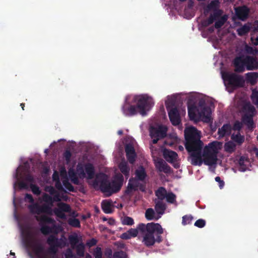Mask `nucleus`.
Returning a JSON list of instances; mask_svg holds the SVG:
<instances>
[{
  "label": "nucleus",
  "instance_id": "nucleus-11",
  "mask_svg": "<svg viewBox=\"0 0 258 258\" xmlns=\"http://www.w3.org/2000/svg\"><path fill=\"white\" fill-rule=\"evenodd\" d=\"M135 177L129 180L127 189L125 195L131 197L136 190L140 189L145 191V179L147 177V173L143 166L139 167L135 171Z\"/></svg>",
  "mask_w": 258,
  "mask_h": 258
},
{
  "label": "nucleus",
  "instance_id": "nucleus-43",
  "mask_svg": "<svg viewBox=\"0 0 258 258\" xmlns=\"http://www.w3.org/2000/svg\"><path fill=\"white\" fill-rule=\"evenodd\" d=\"M72 154L69 150H66L63 153V158H64L67 164L70 162Z\"/></svg>",
  "mask_w": 258,
  "mask_h": 258
},
{
  "label": "nucleus",
  "instance_id": "nucleus-21",
  "mask_svg": "<svg viewBox=\"0 0 258 258\" xmlns=\"http://www.w3.org/2000/svg\"><path fill=\"white\" fill-rule=\"evenodd\" d=\"M118 167L121 173L124 175L126 178H128L130 176V167L127 162L124 159L122 160L118 164Z\"/></svg>",
  "mask_w": 258,
  "mask_h": 258
},
{
  "label": "nucleus",
  "instance_id": "nucleus-40",
  "mask_svg": "<svg viewBox=\"0 0 258 258\" xmlns=\"http://www.w3.org/2000/svg\"><path fill=\"white\" fill-rule=\"evenodd\" d=\"M77 254L79 256H83L84 253V246L83 244H79L76 247Z\"/></svg>",
  "mask_w": 258,
  "mask_h": 258
},
{
  "label": "nucleus",
  "instance_id": "nucleus-48",
  "mask_svg": "<svg viewBox=\"0 0 258 258\" xmlns=\"http://www.w3.org/2000/svg\"><path fill=\"white\" fill-rule=\"evenodd\" d=\"M120 238L123 239H128L131 238L130 234L127 231L126 232L122 233L120 235Z\"/></svg>",
  "mask_w": 258,
  "mask_h": 258
},
{
  "label": "nucleus",
  "instance_id": "nucleus-44",
  "mask_svg": "<svg viewBox=\"0 0 258 258\" xmlns=\"http://www.w3.org/2000/svg\"><path fill=\"white\" fill-rule=\"evenodd\" d=\"M206 222L203 219H199L195 223V226L199 228H203L205 226Z\"/></svg>",
  "mask_w": 258,
  "mask_h": 258
},
{
  "label": "nucleus",
  "instance_id": "nucleus-42",
  "mask_svg": "<svg viewBox=\"0 0 258 258\" xmlns=\"http://www.w3.org/2000/svg\"><path fill=\"white\" fill-rule=\"evenodd\" d=\"M113 256L114 258H127L126 253L122 251L115 252L113 254Z\"/></svg>",
  "mask_w": 258,
  "mask_h": 258
},
{
  "label": "nucleus",
  "instance_id": "nucleus-34",
  "mask_svg": "<svg viewBox=\"0 0 258 258\" xmlns=\"http://www.w3.org/2000/svg\"><path fill=\"white\" fill-rule=\"evenodd\" d=\"M69 239L71 245V247L73 248H74L78 242V238L77 235L73 234L70 235L69 237Z\"/></svg>",
  "mask_w": 258,
  "mask_h": 258
},
{
  "label": "nucleus",
  "instance_id": "nucleus-45",
  "mask_svg": "<svg viewBox=\"0 0 258 258\" xmlns=\"http://www.w3.org/2000/svg\"><path fill=\"white\" fill-rule=\"evenodd\" d=\"M94 255L95 258H102V253L101 248H96L94 251Z\"/></svg>",
  "mask_w": 258,
  "mask_h": 258
},
{
  "label": "nucleus",
  "instance_id": "nucleus-32",
  "mask_svg": "<svg viewBox=\"0 0 258 258\" xmlns=\"http://www.w3.org/2000/svg\"><path fill=\"white\" fill-rule=\"evenodd\" d=\"M236 148L235 144L232 141H228L224 145V150L226 152L231 153L233 152Z\"/></svg>",
  "mask_w": 258,
  "mask_h": 258
},
{
  "label": "nucleus",
  "instance_id": "nucleus-61",
  "mask_svg": "<svg viewBox=\"0 0 258 258\" xmlns=\"http://www.w3.org/2000/svg\"><path fill=\"white\" fill-rule=\"evenodd\" d=\"M119 150H120V151H122V147H121L119 148Z\"/></svg>",
  "mask_w": 258,
  "mask_h": 258
},
{
  "label": "nucleus",
  "instance_id": "nucleus-31",
  "mask_svg": "<svg viewBox=\"0 0 258 258\" xmlns=\"http://www.w3.org/2000/svg\"><path fill=\"white\" fill-rule=\"evenodd\" d=\"M251 28L250 24H246L237 29V32L239 36L244 35L248 33Z\"/></svg>",
  "mask_w": 258,
  "mask_h": 258
},
{
  "label": "nucleus",
  "instance_id": "nucleus-63",
  "mask_svg": "<svg viewBox=\"0 0 258 258\" xmlns=\"http://www.w3.org/2000/svg\"><path fill=\"white\" fill-rule=\"evenodd\" d=\"M61 140H58L57 142H59L60 141H61Z\"/></svg>",
  "mask_w": 258,
  "mask_h": 258
},
{
  "label": "nucleus",
  "instance_id": "nucleus-6",
  "mask_svg": "<svg viewBox=\"0 0 258 258\" xmlns=\"http://www.w3.org/2000/svg\"><path fill=\"white\" fill-rule=\"evenodd\" d=\"M227 20V16H221L219 11L214 12L210 17L202 22V26L205 28L203 35L204 37L209 36V40L213 43L215 48L218 49L219 44L224 42V38L231 35L233 38L235 37L234 34L228 33L225 35H220V28Z\"/></svg>",
  "mask_w": 258,
  "mask_h": 258
},
{
  "label": "nucleus",
  "instance_id": "nucleus-51",
  "mask_svg": "<svg viewBox=\"0 0 258 258\" xmlns=\"http://www.w3.org/2000/svg\"><path fill=\"white\" fill-rule=\"evenodd\" d=\"M13 204H14L15 208L16 209V199H15V196H14V198H13Z\"/></svg>",
  "mask_w": 258,
  "mask_h": 258
},
{
  "label": "nucleus",
  "instance_id": "nucleus-55",
  "mask_svg": "<svg viewBox=\"0 0 258 258\" xmlns=\"http://www.w3.org/2000/svg\"><path fill=\"white\" fill-rule=\"evenodd\" d=\"M55 143H56V142H55V141H54V142H53V143H52L50 145L49 147H50V148H51V147H52V146H53L54 144H55Z\"/></svg>",
  "mask_w": 258,
  "mask_h": 258
},
{
  "label": "nucleus",
  "instance_id": "nucleus-12",
  "mask_svg": "<svg viewBox=\"0 0 258 258\" xmlns=\"http://www.w3.org/2000/svg\"><path fill=\"white\" fill-rule=\"evenodd\" d=\"M221 73L224 85L229 92H231L235 87L239 86L240 78L235 74L222 71Z\"/></svg>",
  "mask_w": 258,
  "mask_h": 258
},
{
  "label": "nucleus",
  "instance_id": "nucleus-28",
  "mask_svg": "<svg viewBox=\"0 0 258 258\" xmlns=\"http://www.w3.org/2000/svg\"><path fill=\"white\" fill-rule=\"evenodd\" d=\"M239 170L241 172H244L248 169L249 161L244 157H240L239 160Z\"/></svg>",
  "mask_w": 258,
  "mask_h": 258
},
{
  "label": "nucleus",
  "instance_id": "nucleus-8",
  "mask_svg": "<svg viewBox=\"0 0 258 258\" xmlns=\"http://www.w3.org/2000/svg\"><path fill=\"white\" fill-rule=\"evenodd\" d=\"M236 51L238 56L233 61L236 72H243L246 69L247 70H255L258 69V59L256 57L244 55L243 53L255 55L258 50L255 48L249 46L246 42H243L237 47Z\"/></svg>",
  "mask_w": 258,
  "mask_h": 258
},
{
  "label": "nucleus",
  "instance_id": "nucleus-56",
  "mask_svg": "<svg viewBox=\"0 0 258 258\" xmlns=\"http://www.w3.org/2000/svg\"><path fill=\"white\" fill-rule=\"evenodd\" d=\"M44 153L46 154H47L48 153V149H46L45 150H44Z\"/></svg>",
  "mask_w": 258,
  "mask_h": 258
},
{
  "label": "nucleus",
  "instance_id": "nucleus-39",
  "mask_svg": "<svg viewBox=\"0 0 258 258\" xmlns=\"http://www.w3.org/2000/svg\"><path fill=\"white\" fill-rule=\"evenodd\" d=\"M75 255L72 249H67L63 253L62 258H74Z\"/></svg>",
  "mask_w": 258,
  "mask_h": 258
},
{
  "label": "nucleus",
  "instance_id": "nucleus-7",
  "mask_svg": "<svg viewBox=\"0 0 258 258\" xmlns=\"http://www.w3.org/2000/svg\"><path fill=\"white\" fill-rule=\"evenodd\" d=\"M154 104L153 98L147 94L130 95L126 96L121 110L126 116H133L138 113L144 116L151 110Z\"/></svg>",
  "mask_w": 258,
  "mask_h": 258
},
{
  "label": "nucleus",
  "instance_id": "nucleus-54",
  "mask_svg": "<svg viewBox=\"0 0 258 258\" xmlns=\"http://www.w3.org/2000/svg\"><path fill=\"white\" fill-rule=\"evenodd\" d=\"M95 244H96V240L95 239H92L91 245H94Z\"/></svg>",
  "mask_w": 258,
  "mask_h": 258
},
{
  "label": "nucleus",
  "instance_id": "nucleus-59",
  "mask_svg": "<svg viewBox=\"0 0 258 258\" xmlns=\"http://www.w3.org/2000/svg\"><path fill=\"white\" fill-rule=\"evenodd\" d=\"M114 223V221L113 220H110V224H113Z\"/></svg>",
  "mask_w": 258,
  "mask_h": 258
},
{
  "label": "nucleus",
  "instance_id": "nucleus-38",
  "mask_svg": "<svg viewBox=\"0 0 258 258\" xmlns=\"http://www.w3.org/2000/svg\"><path fill=\"white\" fill-rule=\"evenodd\" d=\"M128 232L130 237H135L137 236L138 233H141V230L139 229V226L137 227V229H131L127 231Z\"/></svg>",
  "mask_w": 258,
  "mask_h": 258
},
{
  "label": "nucleus",
  "instance_id": "nucleus-18",
  "mask_svg": "<svg viewBox=\"0 0 258 258\" xmlns=\"http://www.w3.org/2000/svg\"><path fill=\"white\" fill-rule=\"evenodd\" d=\"M135 144V140L131 139L130 143L127 144L125 146L126 156L129 162L131 164L135 162L136 158V154L134 149Z\"/></svg>",
  "mask_w": 258,
  "mask_h": 258
},
{
  "label": "nucleus",
  "instance_id": "nucleus-53",
  "mask_svg": "<svg viewBox=\"0 0 258 258\" xmlns=\"http://www.w3.org/2000/svg\"><path fill=\"white\" fill-rule=\"evenodd\" d=\"M255 29L258 31V22L255 24Z\"/></svg>",
  "mask_w": 258,
  "mask_h": 258
},
{
  "label": "nucleus",
  "instance_id": "nucleus-64",
  "mask_svg": "<svg viewBox=\"0 0 258 258\" xmlns=\"http://www.w3.org/2000/svg\"><path fill=\"white\" fill-rule=\"evenodd\" d=\"M257 140H258V136H257Z\"/></svg>",
  "mask_w": 258,
  "mask_h": 258
},
{
  "label": "nucleus",
  "instance_id": "nucleus-1",
  "mask_svg": "<svg viewBox=\"0 0 258 258\" xmlns=\"http://www.w3.org/2000/svg\"><path fill=\"white\" fill-rule=\"evenodd\" d=\"M52 178L55 182V185L58 191L51 186H46L45 187V190L50 196L44 193L36 202H34L32 195L30 194H26L24 198V201L29 204L28 208L30 212L35 215L41 227V232L44 234H47L52 232V227L55 225V221L48 217V215H51L53 212L57 217L62 219H66L65 213H69L74 218L78 216V214L76 212L71 211V208L68 205L63 203H58L57 207L53 210L52 209L54 202L68 200V197L65 194L60 193L62 190V187L57 171H54Z\"/></svg>",
  "mask_w": 258,
  "mask_h": 258
},
{
  "label": "nucleus",
  "instance_id": "nucleus-15",
  "mask_svg": "<svg viewBox=\"0 0 258 258\" xmlns=\"http://www.w3.org/2000/svg\"><path fill=\"white\" fill-rule=\"evenodd\" d=\"M167 131V127L165 126L161 125L151 127L150 133V136L153 140V143H157L159 139L165 137Z\"/></svg>",
  "mask_w": 258,
  "mask_h": 258
},
{
  "label": "nucleus",
  "instance_id": "nucleus-20",
  "mask_svg": "<svg viewBox=\"0 0 258 258\" xmlns=\"http://www.w3.org/2000/svg\"><path fill=\"white\" fill-rule=\"evenodd\" d=\"M235 13L238 18L243 21L248 17L249 9L245 6L237 7L235 9Z\"/></svg>",
  "mask_w": 258,
  "mask_h": 258
},
{
  "label": "nucleus",
  "instance_id": "nucleus-46",
  "mask_svg": "<svg viewBox=\"0 0 258 258\" xmlns=\"http://www.w3.org/2000/svg\"><path fill=\"white\" fill-rule=\"evenodd\" d=\"M215 181L218 183L220 188L222 189L223 188L224 186V182L223 181V180L221 179L220 177H216Z\"/></svg>",
  "mask_w": 258,
  "mask_h": 258
},
{
  "label": "nucleus",
  "instance_id": "nucleus-36",
  "mask_svg": "<svg viewBox=\"0 0 258 258\" xmlns=\"http://www.w3.org/2000/svg\"><path fill=\"white\" fill-rule=\"evenodd\" d=\"M68 223L70 225L74 227H80V222L79 220L76 218H70L68 220Z\"/></svg>",
  "mask_w": 258,
  "mask_h": 258
},
{
  "label": "nucleus",
  "instance_id": "nucleus-29",
  "mask_svg": "<svg viewBox=\"0 0 258 258\" xmlns=\"http://www.w3.org/2000/svg\"><path fill=\"white\" fill-rule=\"evenodd\" d=\"M253 115L244 114L242 117L243 122L247 125L249 128H252L253 125Z\"/></svg>",
  "mask_w": 258,
  "mask_h": 258
},
{
  "label": "nucleus",
  "instance_id": "nucleus-19",
  "mask_svg": "<svg viewBox=\"0 0 258 258\" xmlns=\"http://www.w3.org/2000/svg\"><path fill=\"white\" fill-rule=\"evenodd\" d=\"M163 156L167 161L172 163L175 168H178L179 167V164L177 162L178 155L175 152L164 149Z\"/></svg>",
  "mask_w": 258,
  "mask_h": 258
},
{
  "label": "nucleus",
  "instance_id": "nucleus-37",
  "mask_svg": "<svg viewBox=\"0 0 258 258\" xmlns=\"http://www.w3.org/2000/svg\"><path fill=\"white\" fill-rule=\"evenodd\" d=\"M122 223L123 225H132L134 223L133 218L130 217H124L122 219Z\"/></svg>",
  "mask_w": 258,
  "mask_h": 258
},
{
  "label": "nucleus",
  "instance_id": "nucleus-57",
  "mask_svg": "<svg viewBox=\"0 0 258 258\" xmlns=\"http://www.w3.org/2000/svg\"><path fill=\"white\" fill-rule=\"evenodd\" d=\"M117 133H118V135H121L122 134V131H121V130H119V131H118Z\"/></svg>",
  "mask_w": 258,
  "mask_h": 258
},
{
  "label": "nucleus",
  "instance_id": "nucleus-3",
  "mask_svg": "<svg viewBox=\"0 0 258 258\" xmlns=\"http://www.w3.org/2000/svg\"><path fill=\"white\" fill-rule=\"evenodd\" d=\"M185 148L190 154L191 163L201 166L208 165L214 172L218 163V154L222 149V143L213 141L203 147L201 141V133L194 126L186 127L184 130Z\"/></svg>",
  "mask_w": 258,
  "mask_h": 258
},
{
  "label": "nucleus",
  "instance_id": "nucleus-5",
  "mask_svg": "<svg viewBox=\"0 0 258 258\" xmlns=\"http://www.w3.org/2000/svg\"><path fill=\"white\" fill-rule=\"evenodd\" d=\"M190 100L195 102L188 103V114L190 119L195 122H210L215 108L213 99L203 94L196 93L191 95Z\"/></svg>",
  "mask_w": 258,
  "mask_h": 258
},
{
  "label": "nucleus",
  "instance_id": "nucleus-50",
  "mask_svg": "<svg viewBox=\"0 0 258 258\" xmlns=\"http://www.w3.org/2000/svg\"><path fill=\"white\" fill-rule=\"evenodd\" d=\"M8 258H16L15 253L11 251L10 254L8 255Z\"/></svg>",
  "mask_w": 258,
  "mask_h": 258
},
{
  "label": "nucleus",
  "instance_id": "nucleus-35",
  "mask_svg": "<svg viewBox=\"0 0 258 258\" xmlns=\"http://www.w3.org/2000/svg\"><path fill=\"white\" fill-rule=\"evenodd\" d=\"M250 97L252 102L258 107V90L255 89H252Z\"/></svg>",
  "mask_w": 258,
  "mask_h": 258
},
{
  "label": "nucleus",
  "instance_id": "nucleus-27",
  "mask_svg": "<svg viewBox=\"0 0 258 258\" xmlns=\"http://www.w3.org/2000/svg\"><path fill=\"white\" fill-rule=\"evenodd\" d=\"M155 209L156 212L158 215H160L161 217V216L164 214L166 209L165 204L161 201H158L156 202Z\"/></svg>",
  "mask_w": 258,
  "mask_h": 258
},
{
  "label": "nucleus",
  "instance_id": "nucleus-22",
  "mask_svg": "<svg viewBox=\"0 0 258 258\" xmlns=\"http://www.w3.org/2000/svg\"><path fill=\"white\" fill-rule=\"evenodd\" d=\"M231 127L229 124H224L221 128H219L218 134L220 138H223L230 134Z\"/></svg>",
  "mask_w": 258,
  "mask_h": 258
},
{
  "label": "nucleus",
  "instance_id": "nucleus-41",
  "mask_svg": "<svg viewBox=\"0 0 258 258\" xmlns=\"http://www.w3.org/2000/svg\"><path fill=\"white\" fill-rule=\"evenodd\" d=\"M193 218L191 216H184L182 217V223L183 225L188 224L191 223Z\"/></svg>",
  "mask_w": 258,
  "mask_h": 258
},
{
  "label": "nucleus",
  "instance_id": "nucleus-16",
  "mask_svg": "<svg viewBox=\"0 0 258 258\" xmlns=\"http://www.w3.org/2000/svg\"><path fill=\"white\" fill-rule=\"evenodd\" d=\"M156 195L158 198L161 200L165 199L169 203L177 205L176 196L172 192H167L163 187L159 188L156 190Z\"/></svg>",
  "mask_w": 258,
  "mask_h": 258
},
{
  "label": "nucleus",
  "instance_id": "nucleus-49",
  "mask_svg": "<svg viewBox=\"0 0 258 258\" xmlns=\"http://www.w3.org/2000/svg\"><path fill=\"white\" fill-rule=\"evenodd\" d=\"M251 41L253 44L255 45H258V37L254 38V37L252 36L251 37Z\"/></svg>",
  "mask_w": 258,
  "mask_h": 258
},
{
  "label": "nucleus",
  "instance_id": "nucleus-58",
  "mask_svg": "<svg viewBox=\"0 0 258 258\" xmlns=\"http://www.w3.org/2000/svg\"><path fill=\"white\" fill-rule=\"evenodd\" d=\"M21 106L22 107V109L24 110V104L21 103Z\"/></svg>",
  "mask_w": 258,
  "mask_h": 258
},
{
  "label": "nucleus",
  "instance_id": "nucleus-26",
  "mask_svg": "<svg viewBox=\"0 0 258 258\" xmlns=\"http://www.w3.org/2000/svg\"><path fill=\"white\" fill-rule=\"evenodd\" d=\"M176 97L175 95H169L166 97L165 103L167 110L175 108L174 107Z\"/></svg>",
  "mask_w": 258,
  "mask_h": 258
},
{
  "label": "nucleus",
  "instance_id": "nucleus-14",
  "mask_svg": "<svg viewBox=\"0 0 258 258\" xmlns=\"http://www.w3.org/2000/svg\"><path fill=\"white\" fill-rule=\"evenodd\" d=\"M170 120L173 125H178L179 130H181L182 127L179 125L181 122V116L185 114L186 111L185 109L178 110L176 108H171L167 110Z\"/></svg>",
  "mask_w": 258,
  "mask_h": 258
},
{
  "label": "nucleus",
  "instance_id": "nucleus-9",
  "mask_svg": "<svg viewBox=\"0 0 258 258\" xmlns=\"http://www.w3.org/2000/svg\"><path fill=\"white\" fill-rule=\"evenodd\" d=\"M30 166L28 161L24 163V165H20L16 170L14 175L15 180L14 182L13 188L14 194L17 188L28 189L30 188L32 192L38 196L41 193L39 187L35 185L34 179L29 172Z\"/></svg>",
  "mask_w": 258,
  "mask_h": 258
},
{
  "label": "nucleus",
  "instance_id": "nucleus-25",
  "mask_svg": "<svg viewBox=\"0 0 258 258\" xmlns=\"http://www.w3.org/2000/svg\"><path fill=\"white\" fill-rule=\"evenodd\" d=\"M145 216L149 220H158L160 218V215L152 208H149L146 210Z\"/></svg>",
  "mask_w": 258,
  "mask_h": 258
},
{
  "label": "nucleus",
  "instance_id": "nucleus-17",
  "mask_svg": "<svg viewBox=\"0 0 258 258\" xmlns=\"http://www.w3.org/2000/svg\"><path fill=\"white\" fill-rule=\"evenodd\" d=\"M151 150L156 168L160 172H164L166 173H169L170 172V167L163 159L155 157V153L153 152L152 148Z\"/></svg>",
  "mask_w": 258,
  "mask_h": 258
},
{
  "label": "nucleus",
  "instance_id": "nucleus-33",
  "mask_svg": "<svg viewBox=\"0 0 258 258\" xmlns=\"http://www.w3.org/2000/svg\"><path fill=\"white\" fill-rule=\"evenodd\" d=\"M244 110L245 111V114H248V115H254L255 111V108L250 104H247L245 105Z\"/></svg>",
  "mask_w": 258,
  "mask_h": 258
},
{
  "label": "nucleus",
  "instance_id": "nucleus-24",
  "mask_svg": "<svg viewBox=\"0 0 258 258\" xmlns=\"http://www.w3.org/2000/svg\"><path fill=\"white\" fill-rule=\"evenodd\" d=\"M103 211L107 214H110L113 210V206L112 201L106 200L102 201L101 203Z\"/></svg>",
  "mask_w": 258,
  "mask_h": 258
},
{
  "label": "nucleus",
  "instance_id": "nucleus-47",
  "mask_svg": "<svg viewBox=\"0 0 258 258\" xmlns=\"http://www.w3.org/2000/svg\"><path fill=\"white\" fill-rule=\"evenodd\" d=\"M242 127V124L239 121H236L234 125V129L236 130H239Z\"/></svg>",
  "mask_w": 258,
  "mask_h": 258
},
{
  "label": "nucleus",
  "instance_id": "nucleus-30",
  "mask_svg": "<svg viewBox=\"0 0 258 258\" xmlns=\"http://www.w3.org/2000/svg\"><path fill=\"white\" fill-rule=\"evenodd\" d=\"M232 140L238 145H241L244 141L245 138L240 133L233 134L231 137Z\"/></svg>",
  "mask_w": 258,
  "mask_h": 258
},
{
  "label": "nucleus",
  "instance_id": "nucleus-10",
  "mask_svg": "<svg viewBox=\"0 0 258 258\" xmlns=\"http://www.w3.org/2000/svg\"><path fill=\"white\" fill-rule=\"evenodd\" d=\"M139 229L141 230L143 235V241L147 246L153 245L155 242L161 241L160 234L163 233V229L158 223H151L147 225L140 224Z\"/></svg>",
  "mask_w": 258,
  "mask_h": 258
},
{
  "label": "nucleus",
  "instance_id": "nucleus-60",
  "mask_svg": "<svg viewBox=\"0 0 258 258\" xmlns=\"http://www.w3.org/2000/svg\"><path fill=\"white\" fill-rule=\"evenodd\" d=\"M86 258H92V257L90 255H89L87 256Z\"/></svg>",
  "mask_w": 258,
  "mask_h": 258
},
{
  "label": "nucleus",
  "instance_id": "nucleus-4",
  "mask_svg": "<svg viewBox=\"0 0 258 258\" xmlns=\"http://www.w3.org/2000/svg\"><path fill=\"white\" fill-rule=\"evenodd\" d=\"M15 217L18 221L23 243L31 258H57V248L64 247L67 243V239L65 236L62 235L58 239L54 235H50L47 240L50 247L48 251H45L39 230L27 222L22 225L16 213Z\"/></svg>",
  "mask_w": 258,
  "mask_h": 258
},
{
  "label": "nucleus",
  "instance_id": "nucleus-2",
  "mask_svg": "<svg viewBox=\"0 0 258 258\" xmlns=\"http://www.w3.org/2000/svg\"><path fill=\"white\" fill-rule=\"evenodd\" d=\"M59 171L63 186L70 191H73L74 188L69 182V177L75 184H79V179H85L90 185L95 188H99L107 196L118 191L123 181V176L120 174H116L111 182L108 180V177L105 174H96L95 165L89 160L84 159L79 162L76 170L73 167L69 168L68 176L65 167H61Z\"/></svg>",
  "mask_w": 258,
  "mask_h": 258
},
{
  "label": "nucleus",
  "instance_id": "nucleus-13",
  "mask_svg": "<svg viewBox=\"0 0 258 258\" xmlns=\"http://www.w3.org/2000/svg\"><path fill=\"white\" fill-rule=\"evenodd\" d=\"M178 3L175 1L174 8L175 10L179 14V15L183 16L184 18L190 19L194 16V1L189 0L187 3V6H183L178 7L177 4Z\"/></svg>",
  "mask_w": 258,
  "mask_h": 258
},
{
  "label": "nucleus",
  "instance_id": "nucleus-52",
  "mask_svg": "<svg viewBox=\"0 0 258 258\" xmlns=\"http://www.w3.org/2000/svg\"><path fill=\"white\" fill-rule=\"evenodd\" d=\"M172 3L173 4V3L172 2ZM170 11L169 12V11H168V12H169V15H170V13L171 12V11H172V9H174L175 10V8L174 7V5L173 4V6L170 8Z\"/></svg>",
  "mask_w": 258,
  "mask_h": 258
},
{
  "label": "nucleus",
  "instance_id": "nucleus-62",
  "mask_svg": "<svg viewBox=\"0 0 258 258\" xmlns=\"http://www.w3.org/2000/svg\"><path fill=\"white\" fill-rule=\"evenodd\" d=\"M180 149H181V150L183 149V147H180Z\"/></svg>",
  "mask_w": 258,
  "mask_h": 258
},
{
  "label": "nucleus",
  "instance_id": "nucleus-23",
  "mask_svg": "<svg viewBox=\"0 0 258 258\" xmlns=\"http://www.w3.org/2000/svg\"><path fill=\"white\" fill-rule=\"evenodd\" d=\"M245 79L247 83L254 85L258 81V73L249 72L245 74Z\"/></svg>",
  "mask_w": 258,
  "mask_h": 258
}]
</instances>
